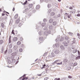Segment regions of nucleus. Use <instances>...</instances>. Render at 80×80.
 Segmentation results:
<instances>
[{
    "label": "nucleus",
    "instance_id": "1",
    "mask_svg": "<svg viewBox=\"0 0 80 80\" xmlns=\"http://www.w3.org/2000/svg\"><path fill=\"white\" fill-rule=\"evenodd\" d=\"M50 33H51V31L50 30H49L47 32H44V35L45 37V38H46L47 37V36L48 35V34H50Z\"/></svg>",
    "mask_w": 80,
    "mask_h": 80
},
{
    "label": "nucleus",
    "instance_id": "2",
    "mask_svg": "<svg viewBox=\"0 0 80 80\" xmlns=\"http://www.w3.org/2000/svg\"><path fill=\"white\" fill-rule=\"evenodd\" d=\"M54 53H55V54L57 55L58 53H59V52H60V51H59V50L58 49L55 48H54Z\"/></svg>",
    "mask_w": 80,
    "mask_h": 80
},
{
    "label": "nucleus",
    "instance_id": "3",
    "mask_svg": "<svg viewBox=\"0 0 80 80\" xmlns=\"http://www.w3.org/2000/svg\"><path fill=\"white\" fill-rule=\"evenodd\" d=\"M18 53V51L17 50L16 51L14 52L13 53H12L11 55L12 56H15L17 55V54Z\"/></svg>",
    "mask_w": 80,
    "mask_h": 80
},
{
    "label": "nucleus",
    "instance_id": "4",
    "mask_svg": "<svg viewBox=\"0 0 80 80\" xmlns=\"http://www.w3.org/2000/svg\"><path fill=\"white\" fill-rule=\"evenodd\" d=\"M53 26L52 25H50L49 26V28L50 30H52L53 29Z\"/></svg>",
    "mask_w": 80,
    "mask_h": 80
},
{
    "label": "nucleus",
    "instance_id": "5",
    "mask_svg": "<svg viewBox=\"0 0 80 80\" xmlns=\"http://www.w3.org/2000/svg\"><path fill=\"white\" fill-rule=\"evenodd\" d=\"M28 9L27 8L23 12V13H25V14H26L27 13H28Z\"/></svg>",
    "mask_w": 80,
    "mask_h": 80
},
{
    "label": "nucleus",
    "instance_id": "6",
    "mask_svg": "<svg viewBox=\"0 0 80 80\" xmlns=\"http://www.w3.org/2000/svg\"><path fill=\"white\" fill-rule=\"evenodd\" d=\"M18 38L17 37H14L13 38V40L14 42H15L17 40Z\"/></svg>",
    "mask_w": 80,
    "mask_h": 80
},
{
    "label": "nucleus",
    "instance_id": "7",
    "mask_svg": "<svg viewBox=\"0 0 80 80\" xmlns=\"http://www.w3.org/2000/svg\"><path fill=\"white\" fill-rule=\"evenodd\" d=\"M63 44H64V45L65 47H67V46H68V43L66 42H64Z\"/></svg>",
    "mask_w": 80,
    "mask_h": 80
},
{
    "label": "nucleus",
    "instance_id": "8",
    "mask_svg": "<svg viewBox=\"0 0 80 80\" xmlns=\"http://www.w3.org/2000/svg\"><path fill=\"white\" fill-rule=\"evenodd\" d=\"M55 56V54L53 53H52L50 55V57H53Z\"/></svg>",
    "mask_w": 80,
    "mask_h": 80
},
{
    "label": "nucleus",
    "instance_id": "9",
    "mask_svg": "<svg viewBox=\"0 0 80 80\" xmlns=\"http://www.w3.org/2000/svg\"><path fill=\"white\" fill-rule=\"evenodd\" d=\"M56 42H60V39H59V38H58L56 39Z\"/></svg>",
    "mask_w": 80,
    "mask_h": 80
},
{
    "label": "nucleus",
    "instance_id": "10",
    "mask_svg": "<svg viewBox=\"0 0 80 80\" xmlns=\"http://www.w3.org/2000/svg\"><path fill=\"white\" fill-rule=\"evenodd\" d=\"M77 52V49H74L73 51H72V52L73 53H76V52Z\"/></svg>",
    "mask_w": 80,
    "mask_h": 80
},
{
    "label": "nucleus",
    "instance_id": "11",
    "mask_svg": "<svg viewBox=\"0 0 80 80\" xmlns=\"http://www.w3.org/2000/svg\"><path fill=\"white\" fill-rule=\"evenodd\" d=\"M61 48L62 50H64L65 49V47L63 45H62L61 46Z\"/></svg>",
    "mask_w": 80,
    "mask_h": 80
},
{
    "label": "nucleus",
    "instance_id": "12",
    "mask_svg": "<svg viewBox=\"0 0 80 80\" xmlns=\"http://www.w3.org/2000/svg\"><path fill=\"white\" fill-rule=\"evenodd\" d=\"M75 10L74 9H73V10H72L70 12V13H75Z\"/></svg>",
    "mask_w": 80,
    "mask_h": 80
},
{
    "label": "nucleus",
    "instance_id": "13",
    "mask_svg": "<svg viewBox=\"0 0 80 80\" xmlns=\"http://www.w3.org/2000/svg\"><path fill=\"white\" fill-rule=\"evenodd\" d=\"M65 40H68V39H69V37H68V36H66L65 37Z\"/></svg>",
    "mask_w": 80,
    "mask_h": 80
},
{
    "label": "nucleus",
    "instance_id": "14",
    "mask_svg": "<svg viewBox=\"0 0 80 80\" xmlns=\"http://www.w3.org/2000/svg\"><path fill=\"white\" fill-rule=\"evenodd\" d=\"M57 23V22L56 21H54L52 23V25H56Z\"/></svg>",
    "mask_w": 80,
    "mask_h": 80
},
{
    "label": "nucleus",
    "instance_id": "15",
    "mask_svg": "<svg viewBox=\"0 0 80 80\" xmlns=\"http://www.w3.org/2000/svg\"><path fill=\"white\" fill-rule=\"evenodd\" d=\"M36 9L37 10H38L39 8H40V5H38L36 6Z\"/></svg>",
    "mask_w": 80,
    "mask_h": 80
},
{
    "label": "nucleus",
    "instance_id": "16",
    "mask_svg": "<svg viewBox=\"0 0 80 80\" xmlns=\"http://www.w3.org/2000/svg\"><path fill=\"white\" fill-rule=\"evenodd\" d=\"M55 46L56 47V48H58V47L59 46V44H58V43H56L55 44Z\"/></svg>",
    "mask_w": 80,
    "mask_h": 80
},
{
    "label": "nucleus",
    "instance_id": "17",
    "mask_svg": "<svg viewBox=\"0 0 80 80\" xmlns=\"http://www.w3.org/2000/svg\"><path fill=\"white\" fill-rule=\"evenodd\" d=\"M64 39V38L63 37H62L60 39V42H62V41H63V40Z\"/></svg>",
    "mask_w": 80,
    "mask_h": 80
},
{
    "label": "nucleus",
    "instance_id": "18",
    "mask_svg": "<svg viewBox=\"0 0 80 80\" xmlns=\"http://www.w3.org/2000/svg\"><path fill=\"white\" fill-rule=\"evenodd\" d=\"M55 13L54 12H52L51 13V16H54Z\"/></svg>",
    "mask_w": 80,
    "mask_h": 80
},
{
    "label": "nucleus",
    "instance_id": "19",
    "mask_svg": "<svg viewBox=\"0 0 80 80\" xmlns=\"http://www.w3.org/2000/svg\"><path fill=\"white\" fill-rule=\"evenodd\" d=\"M1 25L2 28H4V24H3V23H1Z\"/></svg>",
    "mask_w": 80,
    "mask_h": 80
},
{
    "label": "nucleus",
    "instance_id": "20",
    "mask_svg": "<svg viewBox=\"0 0 80 80\" xmlns=\"http://www.w3.org/2000/svg\"><path fill=\"white\" fill-rule=\"evenodd\" d=\"M39 39L40 41H42L43 40V38L42 37L39 38Z\"/></svg>",
    "mask_w": 80,
    "mask_h": 80
},
{
    "label": "nucleus",
    "instance_id": "21",
    "mask_svg": "<svg viewBox=\"0 0 80 80\" xmlns=\"http://www.w3.org/2000/svg\"><path fill=\"white\" fill-rule=\"evenodd\" d=\"M12 50L11 49H9L8 50V52L9 53H12Z\"/></svg>",
    "mask_w": 80,
    "mask_h": 80
},
{
    "label": "nucleus",
    "instance_id": "22",
    "mask_svg": "<svg viewBox=\"0 0 80 80\" xmlns=\"http://www.w3.org/2000/svg\"><path fill=\"white\" fill-rule=\"evenodd\" d=\"M21 42H20V41H18L17 42V45H21Z\"/></svg>",
    "mask_w": 80,
    "mask_h": 80
},
{
    "label": "nucleus",
    "instance_id": "23",
    "mask_svg": "<svg viewBox=\"0 0 80 80\" xmlns=\"http://www.w3.org/2000/svg\"><path fill=\"white\" fill-rule=\"evenodd\" d=\"M68 59H65L63 60V62H65V63H67V62H68Z\"/></svg>",
    "mask_w": 80,
    "mask_h": 80
},
{
    "label": "nucleus",
    "instance_id": "24",
    "mask_svg": "<svg viewBox=\"0 0 80 80\" xmlns=\"http://www.w3.org/2000/svg\"><path fill=\"white\" fill-rule=\"evenodd\" d=\"M33 6V4H30L29 5V8H32V7Z\"/></svg>",
    "mask_w": 80,
    "mask_h": 80
},
{
    "label": "nucleus",
    "instance_id": "25",
    "mask_svg": "<svg viewBox=\"0 0 80 80\" xmlns=\"http://www.w3.org/2000/svg\"><path fill=\"white\" fill-rule=\"evenodd\" d=\"M80 59V56H78L76 58V60H78V59Z\"/></svg>",
    "mask_w": 80,
    "mask_h": 80
},
{
    "label": "nucleus",
    "instance_id": "26",
    "mask_svg": "<svg viewBox=\"0 0 80 80\" xmlns=\"http://www.w3.org/2000/svg\"><path fill=\"white\" fill-rule=\"evenodd\" d=\"M53 22V19H51L49 20V22L50 23H52Z\"/></svg>",
    "mask_w": 80,
    "mask_h": 80
},
{
    "label": "nucleus",
    "instance_id": "27",
    "mask_svg": "<svg viewBox=\"0 0 80 80\" xmlns=\"http://www.w3.org/2000/svg\"><path fill=\"white\" fill-rule=\"evenodd\" d=\"M3 41L2 40H0V45H1L3 43Z\"/></svg>",
    "mask_w": 80,
    "mask_h": 80
},
{
    "label": "nucleus",
    "instance_id": "28",
    "mask_svg": "<svg viewBox=\"0 0 80 80\" xmlns=\"http://www.w3.org/2000/svg\"><path fill=\"white\" fill-rule=\"evenodd\" d=\"M8 63H9V64H10L11 63V61L9 59L8 60Z\"/></svg>",
    "mask_w": 80,
    "mask_h": 80
},
{
    "label": "nucleus",
    "instance_id": "29",
    "mask_svg": "<svg viewBox=\"0 0 80 80\" xmlns=\"http://www.w3.org/2000/svg\"><path fill=\"white\" fill-rule=\"evenodd\" d=\"M18 17V14H16L15 16H14V18L15 19H16V18H17Z\"/></svg>",
    "mask_w": 80,
    "mask_h": 80
},
{
    "label": "nucleus",
    "instance_id": "30",
    "mask_svg": "<svg viewBox=\"0 0 80 80\" xmlns=\"http://www.w3.org/2000/svg\"><path fill=\"white\" fill-rule=\"evenodd\" d=\"M45 23H42L41 24V26L42 27H44V26H45Z\"/></svg>",
    "mask_w": 80,
    "mask_h": 80
},
{
    "label": "nucleus",
    "instance_id": "31",
    "mask_svg": "<svg viewBox=\"0 0 80 80\" xmlns=\"http://www.w3.org/2000/svg\"><path fill=\"white\" fill-rule=\"evenodd\" d=\"M46 66V65L44 64L42 66V67H41V68L42 69V68H45V67Z\"/></svg>",
    "mask_w": 80,
    "mask_h": 80
},
{
    "label": "nucleus",
    "instance_id": "32",
    "mask_svg": "<svg viewBox=\"0 0 80 80\" xmlns=\"http://www.w3.org/2000/svg\"><path fill=\"white\" fill-rule=\"evenodd\" d=\"M12 63H15V59H12Z\"/></svg>",
    "mask_w": 80,
    "mask_h": 80
},
{
    "label": "nucleus",
    "instance_id": "33",
    "mask_svg": "<svg viewBox=\"0 0 80 80\" xmlns=\"http://www.w3.org/2000/svg\"><path fill=\"white\" fill-rule=\"evenodd\" d=\"M43 30H44L45 31H47V27H45L44 28H43Z\"/></svg>",
    "mask_w": 80,
    "mask_h": 80
},
{
    "label": "nucleus",
    "instance_id": "34",
    "mask_svg": "<svg viewBox=\"0 0 80 80\" xmlns=\"http://www.w3.org/2000/svg\"><path fill=\"white\" fill-rule=\"evenodd\" d=\"M23 51V49L22 48H20L19 49V52H22Z\"/></svg>",
    "mask_w": 80,
    "mask_h": 80
},
{
    "label": "nucleus",
    "instance_id": "35",
    "mask_svg": "<svg viewBox=\"0 0 80 80\" xmlns=\"http://www.w3.org/2000/svg\"><path fill=\"white\" fill-rule=\"evenodd\" d=\"M38 33L39 35H42V31H39Z\"/></svg>",
    "mask_w": 80,
    "mask_h": 80
},
{
    "label": "nucleus",
    "instance_id": "36",
    "mask_svg": "<svg viewBox=\"0 0 80 80\" xmlns=\"http://www.w3.org/2000/svg\"><path fill=\"white\" fill-rule=\"evenodd\" d=\"M76 65H77V63L75 62L73 64V67H75V66H76Z\"/></svg>",
    "mask_w": 80,
    "mask_h": 80
},
{
    "label": "nucleus",
    "instance_id": "37",
    "mask_svg": "<svg viewBox=\"0 0 80 80\" xmlns=\"http://www.w3.org/2000/svg\"><path fill=\"white\" fill-rule=\"evenodd\" d=\"M26 76V74H24L23 76H22V77H21L19 79H20V80L21 79V78H22V77H25Z\"/></svg>",
    "mask_w": 80,
    "mask_h": 80
},
{
    "label": "nucleus",
    "instance_id": "38",
    "mask_svg": "<svg viewBox=\"0 0 80 80\" xmlns=\"http://www.w3.org/2000/svg\"><path fill=\"white\" fill-rule=\"evenodd\" d=\"M48 8H50V7H51V5H50V4H48Z\"/></svg>",
    "mask_w": 80,
    "mask_h": 80
},
{
    "label": "nucleus",
    "instance_id": "39",
    "mask_svg": "<svg viewBox=\"0 0 80 80\" xmlns=\"http://www.w3.org/2000/svg\"><path fill=\"white\" fill-rule=\"evenodd\" d=\"M27 1H26L25 2H24V3L22 4V5H25L27 4Z\"/></svg>",
    "mask_w": 80,
    "mask_h": 80
},
{
    "label": "nucleus",
    "instance_id": "40",
    "mask_svg": "<svg viewBox=\"0 0 80 80\" xmlns=\"http://www.w3.org/2000/svg\"><path fill=\"white\" fill-rule=\"evenodd\" d=\"M19 22V20H17L16 21V22L15 23H18Z\"/></svg>",
    "mask_w": 80,
    "mask_h": 80
},
{
    "label": "nucleus",
    "instance_id": "41",
    "mask_svg": "<svg viewBox=\"0 0 80 80\" xmlns=\"http://www.w3.org/2000/svg\"><path fill=\"white\" fill-rule=\"evenodd\" d=\"M9 48H12V44H10V45H9Z\"/></svg>",
    "mask_w": 80,
    "mask_h": 80
},
{
    "label": "nucleus",
    "instance_id": "42",
    "mask_svg": "<svg viewBox=\"0 0 80 80\" xmlns=\"http://www.w3.org/2000/svg\"><path fill=\"white\" fill-rule=\"evenodd\" d=\"M43 21L44 22H46L47 21V19L44 18L43 20Z\"/></svg>",
    "mask_w": 80,
    "mask_h": 80
},
{
    "label": "nucleus",
    "instance_id": "43",
    "mask_svg": "<svg viewBox=\"0 0 80 80\" xmlns=\"http://www.w3.org/2000/svg\"><path fill=\"white\" fill-rule=\"evenodd\" d=\"M12 34H13V35H15V33H14V30H13L12 32Z\"/></svg>",
    "mask_w": 80,
    "mask_h": 80
},
{
    "label": "nucleus",
    "instance_id": "44",
    "mask_svg": "<svg viewBox=\"0 0 80 80\" xmlns=\"http://www.w3.org/2000/svg\"><path fill=\"white\" fill-rule=\"evenodd\" d=\"M11 39V38L10 37H9V43H11V40H10Z\"/></svg>",
    "mask_w": 80,
    "mask_h": 80
},
{
    "label": "nucleus",
    "instance_id": "45",
    "mask_svg": "<svg viewBox=\"0 0 80 80\" xmlns=\"http://www.w3.org/2000/svg\"><path fill=\"white\" fill-rule=\"evenodd\" d=\"M75 42H76V41L75 40H73L72 41V44H74V43H75Z\"/></svg>",
    "mask_w": 80,
    "mask_h": 80
},
{
    "label": "nucleus",
    "instance_id": "46",
    "mask_svg": "<svg viewBox=\"0 0 80 80\" xmlns=\"http://www.w3.org/2000/svg\"><path fill=\"white\" fill-rule=\"evenodd\" d=\"M52 12V10H51V9H49V10H48V13H50V12Z\"/></svg>",
    "mask_w": 80,
    "mask_h": 80
},
{
    "label": "nucleus",
    "instance_id": "47",
    "mask_svg": "<svg viewBox=\"0 0 80 80\" xmlns=\"http://www.w3.org/2000/svg\"><path fill=\"white\" fill-rule=\"evenodd\" d=\"M62 62H61L60 63H57V65H62Z\"/></svg>",
    "mask_w": 80,
    "mask_h": 80
},
{
    "label": "nucleus",
    "instance_id": "48",
    "mask_svg": "<svg viewBox=\"0 0 80 80\" xmlns=\"http://www.w3.org/2000/svg\"><path fill=\"white\" fill-rule=\"evenodd\" d=\"M22 24L21 23H19L18 25V26L20 27H21V26H22Z\"/></svg>",
    "mask_w": 80,
    "mask_h": 80
},
{
    "label": "nucleus",
    "instance_id": "49",
    "mask_svg": "<svg viewBox=\"0 0 80 80\" xmlns=\"http://www.w3.org/2000/svg\"><path fill=\"white\" fill-rule=\"evenodd\" d=\"M16 47H17V46H14L13 47V48L14 49H15V50H16V49H17V48H16Z\"/></svg>",
    "mask_w": 80,
    "mask_h": 80
},
{
    "label": "nucleus",
    "instance_id": "50",
    "mask_svg": "<svg viewBox=\"0 0 80 80\" xmlns=\"http://www.w3.org/2000/svg\"><path fill=\"white\" fill-rule=\"evenodd\" d=\"M47 54V52H46V53H45L44 54V55H43V57H45V56H46V55Z\"/></svg>",
    "mask_w": 80,
    "mask_h": 80
},
{
    "label": "nucleus",
    "instance_id": "51",
    "mask_svg": "<svg viewBox=\"0 0 80 80\" xmlns=\"http://www.w3.org/2000/svg\"><path fill=\"white\" fill-rule=\"evenodd\" d=\"M69 34L71 36L73 35V33H72L71 32H69Z\"/></svg>",
    "mask_w": 80,
    "mask_h": 80
},
{
    "label": "nucleus",
    "instance_id": "52",
    "mask_svg": "<svg viewBox=\"0 0 80 80\" xmlns=\"http://www.w3.org/2000/svg\"><path fill=\"white\" fill-rule=\"evenodd\" d=\"M68 78H72V76H68Z\"/></svg>",
    "mask_w": 80,
    "mask_h": 80
},
{
    "label": "nucleus",
    "instance_id": "53",
    "mask_svg": "<svg viewBox=\"0 0 80 80\" xmlns=\"http://www.w3.org/2000/svg\"><path fill=\"white\" fill-rule=\"evenodd\" d=\"M43 1H44V0H40V2L41 3H42Z\"/></svg>",
    "mask_w": 80,
    "mask_h": 80
},
{
    "label": "nucleus",
    "instance_id": "54",
    "mask_svg": "<svg viewBox=\"0 0 80 80\" xmlns=\"http://www.w3.org/2000/svg\"><path fill=\"white\" fill-rule=\"evenodd\" d=\"M69 8L70 9L72 10V9H73V7H69Z\"/></svg>",
    "mask_w": 80,
    "mask_h": 80
},
{
    "label": "nucleus",
    "instance_id": "55",
    "mask_svg": "<svg viewBox=\"0 0 80 80\" xmlns=\"http://www.w3.org/2000/svg\"><path fill=\"white\" fill-rule=\"evenodd\" d=\"M78 53L79 55H80V52L79 51H78Z\"/></svg>",
    "mask_w": 80,
    "mask_h": 80
},
{
    "label": "nucleus",
    "instance_id": "56",
    "mask_svg": "<svg viewBox=\"0 0 80 80\" xmlns=\"http://www.w3.org/2000/svg\"><path fill=\"white\" fill-rule=\"evenodd\" d=\"M48 78H44V80H47Z\"/></svg>",
    "mask_w": 80,
    "mask_h": 80
},
{
    "label": "nucleus",
    "instance_id": "57",
    "mask_svg": "<svg viewBox=\"0 0 80 80\" xmlns=\"http://www.w3.org/2000/svg\"><path fill=\"white\" fill-rule=\"evenodd\" d=\"M77 17H80V14L79 13L77 15Z\"/></svg>",
    "mask_w": 80,
    "mask_h": 80
},
{
    "label": "nucleus",
    "instance_id": "58",
    "mask_svg": "<svg viewBox=\"0 0 80 80\" xmlns=\"http://www.w3.org/2000/svg\"><path fill=\"white\" fill-rule=\"evenodd\" d=\"M60 17V14H58V16H57V17Z\"/></svg>",
    "mask_w": 80,
    "mask_h": 80
},
{
    "label": "nucleus",
    "instance_id": "59",
    "mask_svg": "<svg viewBox=\"0 0 80 80\" xmlns=\"http://www.w3.org/2000/svg\"><path fill=\"white\" fill-rule=\"evenodd\" d=\"M12 11H13V12H14V11H15V8L14 7L12 9Z\"/></svg>",
    "mask_w": 80,
    "mask_h": 80
},
{
    "label": "nucleus",
    "instance_id": "60",
    "mask_svg": "<svg viewBox=\"0 0 80 80\" xmlns=\"http://www.w3.org/2000/svg\"><path fill=\"white\" fill-rule=\"evenodd\" d=\"M25 78L26 80H27V79H28V77H26Z\"/></svg>",
    "mask_w": 80,
    "mask_h": 80
},
{
    "label": "nucleus",
    "instance_id": "61",
    "mask_svg": "<svg viewBox=\"0 0 80 80\" xmlns=\"http://www.w3.org/2000/svg\"><path fill=\"white\" fill-rule=\"evenodd\" d=\"M67 15H68V18H70V16H69V15L68 14Z\"/></svg>",
    "mask_w": 80,
    "mask_h": 80
},
{
    "label": "nucleus",
    "instance_id": "62",
    "mask_svg": "<svg viewBox=\"0 0 80 80\" xmlns=\"http://www.w3.org/2000/svg\"><path fill=\"white\" fill-rule=\"evenodd\" d=\"M2 51H1V53H3V49H2Z\"/></svg>",
    "mask_w": 80,
    "mask_h": 80
},
{
    "label": "nucleus",
    "instance_id": "63",
    "mask_svg": "<svg viewBox=\"0 0 80 80\" xmlns=\"http://www.w3.org/2000/svg\"><path fill=\"white\" fill-rule=\"evenodd\" d=\"M57 80H60V78H59L57 79Z\"/></svg>",
    "mask_w": 80,
    "mask_h": 80
},
{
    "label": "nucleus",
    "instance_id": "64",
    "mask_svg": "<svg viewBox=\"0 0 80 80\" xmlns=\"http://www.w3.org/2000/svg\"><path fill=\"white\" fill-rule=\"evenodd\" d=\"M25 79V78H23L22 79V80H24Z\"/></svg>",
    "mask_w": 80,
    "mask_h": 80
}]
</instances>
